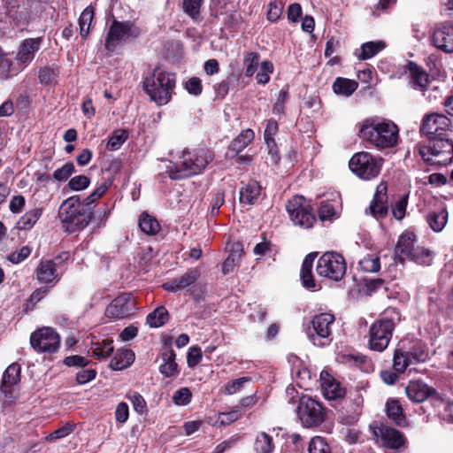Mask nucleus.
Here are the masks:
<instances>
[{"mask_svg": "<svg viewBox=\"0 0 453 453\" xmlns=\"http://www.w3.org/2000/svg\"><path fill=\"white\" fill-rule=\"evenodd\" d=\"M212 159V152L206 148L186 149L182 151L178 165L168 166L169 176L176 180L200 174Z\"/></svg>", "mask_w": 453, "mask_h": 453, "instance_id": "7ed1b4c3", "label": "nucleus"}, {"mask_svg": "<svg viewBox=\"0 0 453 453\" xmlns=\"http://www.w3.org/2000/svg\"><path fill=\"white\" fill-rule=\"evenodd\" d=\"M90 184V180L85 175H77L70 179L68 188L73 191H82Z\"/></svg>", "mask_w": 453, "mask_h": 453, "instance_id": "bf43d9fd", "label": "nucleus"}, {"mask_svg": "<svg viewBox=\"0 0 453 453\" xmlns=\"http://www.w3.org/2000/svg\"><path fill=\"white\" fill-rule=\"evenodd\" d=\"M32 7L33 2L31 4L27 2L22 4L9 3L6 7V15L10 22H12L17 28L24 30L28 27L32 19L30 13Z\"/></svg>", "mask_w": 453, "mask_h": 453, "instance_id": "6ab92c4d", "label": "nucleus"}, {"mask_svg": "<svg viewBox=\"0 0 453 453\" xmlns=\"http://www.w3.org/2000/svg\"><path fill=\"white\" fill-rule=\"evenodd\" d=\"M168 319L169 314L167 310L160 306L147 315L146 322L150 327L157 328L164 326Z\"/></svg>", "mask_w": 453, "mask_h": 453, "instance_id": "4c0bfd02", "label": "nucleus"}, {"mask_svg": "<svg viewBox=\"0 0 453 453\" xmlns=\"http://www.w3.org/2000/svg\"><path fill=\"white\" fill-rule=\"evenodd\" d=\"M273 438L265 432L259 433L253 444L254 453H272L273 450Z\"/></svg>", "mask_w": 453, "mask_h": 453, "instance_id": "58836bf2", "label": "nucleus"}, {"mask_svg": "<svg viewBox=\"0 0 453 453\" xmlns=\"http://www.w3.org/2000/svg\"><path fill=\"white\" fill-rule=\"evenodd\" d=\"M418 151L430 165H447L453 159V142L443 137L431 139L427 144L420 145Z\"/></svg>", "mask_w": 453, "mask_h": 453, "instance_id": "423d86ee", "label": "nucleus"}, {"mask_svg": "<svg viewBox=\"0 0 453 453\" xmlns=\"http://www.w3.org/2000/svg\"><path fill=\"white\" fill-rule=\"evenodd\" d=\"M75 173V166L72 162L65 163L62 167L53 173V178L58 181H65Z\"/></svg>", "mask_w": 453, "mask_h": 453, "instance_id": "5fc2aeb1", "label": "nucleus"}, {"mask_svg": "<svg viewBox=\"0 0 453 453\" xmlns=\"http://www.w3.org/2000/svg\"><path fill=\"white\" fill-rule=\"evenodd\" d=\"M273 65L271 61H263L257 73L256 80L258 84L265 85L270 81V75L273 73Z\"/></svg>", "mask_w": 453, "mask_h": 453, "instance_id": "603ef678", "label": "nucleus"}, {"mask_svg": "<svg viewBox=\"0 0 453 453\" xmlns=\"http://www.w3.org/2000/svg\"><path fill=\"white\" fill-rule=\"evenodd\" d=\"M138 224L140 229L149 235H154L160 230V225L158 221L147 212H142L140 215Z\"/></svg>", "mask_w": 453, "mask_h": 453, "instance_id": "e433bc0d", "label": "nucleus"}, {"mask_svg": "<svg viewBox=\"0 0 453 453\" xmlns=\"http://www.w3.org/2000/svg\"><path fill=\"white\" fill-rule=\"evenodd\" d=\"M255 134L252 129L242 131L230 144V149L236 153L243 150L253 140Z\"/></svg>", "mask_w": 453, "mask_h": 453, "instance_id": "ea45409f", "label": "nucleus"}, {"mask_svg": "<svg viewBox=\"0 0 453 453\" xmlns=\"http://www.w3.org/2000/svg\"><path fill=\"white\" fill-rule=\"evenodd\" d=\"M410 365H411V362L406 350L403 349H397L394 355V369L397 372H403Z\"/></svg>", "mask_w": 453, "mask_h": 453, "instance_id": "a18cd8bd", "label": "nucleus"}, {"mask_svg": "<svg viewBox=\"0 0 453 453\" xmlns=\"http://www.w3.org/2000/svg\"><path fill=\"white\" fill-rule=\"evenodd\" d=\"M135 305L136 299L132 293H122L108 305L105 314L111 319L125 318L135 310Z\"/></svg>", "mask_w": 453, "mask_h": 453, "instance_id": "dca6fc26", "label": "nucleus"}, {"mask_svg": "<svg viewBox=\"0 0 453 453\" xmlns=\"http://www.w3.org/2000/svg\"><path fill=\"white\" fill-rule=\"evenodd\" d=\"M288 100V92L286 90L280 91L277 100L273 106V113L276 116H281L284 113L285 104Z\"/></svg>", "mask_w": 453, "mask_h": 453, "instance_id": "774afa93", "label": "nucleus"}, {"mask_svg": "<svg viewBox=\"0 0 453 453\" xmlns=\"http://www.w3.org/2000/svg\"><path fill=\"white\" fill-rule=\"evenodd\" d=\"M450 119L443 114L432 113L423 119L420 131L429 139L442 138L450 129Z\"/></svg>", "mask_w": 453, "mask_h": 453, "instance_id": "4468645a", "label": "nucleus"}, {"mask_svg": "<svg viewBox=\"0 0 453 453\" xmlns=\"http://www.w3.org/2000/svg\"><path fill=\"white\" fill-rule=\"evenodd\" d=\"M176 354L172 349H165L162 353L163 364L159 366L160 372L165 377H172L178 373V365L175 362Z\"/></svg>", "mask_w": 453, "mask_h": 453, "instance_id": "7c9ffc66", "label": "nucleus"}, {"mask_svg": "<svg viewBox=\"0 0 453 453\" xmlns=\"http://www.w3.org/2000/svg\"><path fill=\"white\" fill-rule=\"evenodd\" d=\"M408 398L414 403H423L434 394V390L419 380L411 381L406 388Z\"/></svg>", "mask_w": 453, "mask_h": 453, "instance_id": "b1692460", "label": "nucleus"}, {"mask_svg": "<svg viewBox=\"0 0 453 453\" xmlns=\"http://www.w3.org/2000/svg\"><path fill=\"white\" fill-rule=\"evenodd\" d=\"M337 202L334 201H322L319 209V216L321 221H332L338 217Z\"/></svg>", "mask_w": 453, "mask_h": 453, "instance_id": "79ce46f5", "label": "nucleus"}, {"mask_svg": "<svg viewBox=\"0 0 453 453\" xmlns=\"http://www.w3.org/2000/svg\"><path fill=\"white\" fill-rule=\"evenodd\" d=\"M250 379L249 377H242L234 380L229 381L225 385V393L226 395H234L238 392H240L243 385L247 382H249Z\"/></svg>", "mask_w": 453, "mask_h": 453, "instance_id": "680f3d73", "label": "nucleus"}, {"mask_svg": "<svg viewBox=\"0 0 453 453\" xmlns=\"http://www.w3.org/2000/svg\"><path fill=\"white\" fill-rule=\"evenodd\" d=\"M31 254V249L28 246H23L8 256V260L12 264H19L23 262Z\"/></svg>", "mask_w": 453, "mask_h": 453, "instance_id": "0e129e2a", "label": "nucleus"}, {"mask_svg": "<svg viewBox=\"0 0 453 453\" xmlns=\"http://www.w3.org/2000/svg\"><path fill=\"white\" fill-rule=\"evenodd\" d=\"M42 37L27 38L23 40L16 52V65L20 70L26 68L35 58L42 45Z\"/></svg>", "mask_w": 453, "mask_h": 453, "instance_id": "f3484780", "label": "nucleus"}, {"mask_svg": "<svg viewBox=\"0 0 453 453\" xmlns=\"http://www.w3.org/2000/svg\"><path fill=\"white\" fill-rule=\"evenodd\" d=\"M317 274L324 279L339 281L346 273L343 257L336 252H326L318 260Z\"/></svg>", "mask_w": 453, "mask_h": 453, "instance_id": "9d476101", "label": "nucleus"}, {"mask_svg": "<svg viewBox=\"0 0 453 453\" xmlns=\"http://www.w3.org/2000/svg\"><path fill=\"white\" fill-rule=\"evenodd\" d=\"M127 397L131 402L133 408L136 412L140 414L146 412L147 404L142 395L138 392H132L129 393Z\"/></svg>", "mask_w": 453, "mask_h": 453, "instance_id": "13d9d810", "label": "nucleus"}, {"mask_svg": "<svg viewBox=\"0 0 453 453\" xmlns=\"http://www.w3.org/2000/svg\"><path fill=\"white\" fill-rule=\"evenodd\" d=\"M19 69L20 67L16 68L13 65L12 62L8 57V54L0 48V73L5 78H9L16 74Z\"/></svg>", "mask_w": 453, "mask_h": 453, "instance_id": "49530a36", "label": "nucleus"}, {"mask_svg": "<svg viewBox=\"0 0 453 453\" xmlns=\"http://www.w3.org/2000/svg\"><path fill=\"white\" fill-rule=\"evenodd\" d=\"M334 321V316L331 313H321L315 316L311 321L312 332L309 337L314 345L325 346L331 341V326Z\"/></svg>", "mask_w": 453, "mask_h": 453, "instance_id": "ddd939ff", "label": "nucleus"}, {"mask_svg": "<svg viewBox=\"0 0 453 453\" xmlns=\"http://www.w3.org/2000/svg\"><path fill=\"white\" fill-rule=\"evenodd\" d=\"M261 187L256 180H250L240 189V203L244 205H251L258 198Z\"/></svg>", "mask_w": 453, "mask_h": 453, "instance_id": "c85d7f7f", "label": "nucleus"}, {"mask_svg": "<svg viewBox=\"0 0 453 453\" xmlns=\"http://www.w3.org/2000/svg\"><path fill=\"white\" fill-rule=\"evenodd\" d=\"M74 429V425L67 423L47 436L48 441H55L70 434Z\"/></svg>", "mask_w": 453, "mask_h": 453, "instance_id": "338daca9", "label": "nucleus"}, {"mask_svg": "<svg viewBox=\"0 0 453 453\" xmlns=\"http://www.w3.org/2000/svg\"><path fill=\"white\" fill-rule=\"evenodd\" d=\"M309 453H331V451L325 439L316 436L310 441Z\"/></svg>", "mask_w": 453, "mask_h": 453, "instance_id": "4d7b16f0", "label": "nucleus"}, {"mask_svg": "<svg viewBox=\"0 0 453 453\" xmlns=\"http://www.w3.org/2000/svg\"><path fill=\"white\" fill-rule=\"evenodd\" d=\"M202 4L203 0H183L182 9L192 19L197 20L200 16Z\"/></svg>", "mask_w": 453, "mask_h": 453, "instance_id": "09e8293b", "label": "nucleus"}, {"mask_svg": "<svg viewBox=\"0 0 453 453\" xmlns=\"http://www.w3.org/2000/svg\"><path fill=\"white\" fill-rule=\"evenodd\" d=\"M112 341L104 340L102 342L92 343L89 351L97 359H105L113 351Z\"/></svg>", "mask_w": 453, "mask_h": 453, "instance_id": "a19ab883", "label": "nucleus"}, {"mask_svg": "<svg viewBox=\"0 0 453 453\" xmlns=\"http://www.w3.org/2000/svg\"><path fill=\"white\" fill-rule=\"evenodd\" d=\"M58 70L50 67H44L39 71V80L42 84L52 83L58 76Z\"/></svg>", "mask_w": 453, "mask_h": 453, "instance_id": "69168bd1", "label": "nucleus"}, {"mask_svg": "<svg viewBox=\"0 0 453 453\" xmlns=\"http://www.w3.org/2000/svg\"><path fill=\"white\" fill-rule=\"evenodd\" d=\"M70 253L63 251L51 259H42L35 273L39 281L58 282L67 268Z\"/></svg>", "mask_w": 453, "mask_h": 453, "instance_id": "0eeeda50", "label": "nucleus"}, {"mask_svg": "<svg viewBox=\"0 0 453 453\" xmlns=\"http://www.w3.org/2000/svg\"><path fill=\"white\" fill-rule=\"evenodd\" d=\"M408 70L411 77L410 82L412 88L423 91V95L426 96L429 101H432L431 92L426 88L429 83L428 74L412 62L408 64Z\"/></svg>", "mask_w": 453, "mask_h": 453, "instance_id": "5701e85b", "label": "nucleus"}, {"mask_svg": "<svg viewBox=\"0 0 453 453\" xmlns=\"http://www.w3.org/2000/svg\"><path fill=\"white\" fill-rule=\"evenodd\" d=\"M387 200V184L380 182L366 213L369 212L376 219L384 218L388 212Z\"/></svg>", "mask_w": 453, "mask_h": 453, "instance_id": "412c9836", "label": "nucleus"}, {"mask_svg": "<svg viewBox=\"0 0 453 453\" xmlns=\"http://www.w3.org/2000/svg\"><path fill=\"white\" fill-rule=\"evenodd\" d=\"M243 256L242 244L235 242L232 245L230 253L222 265V273L228 274L234 272V269L240 265Z\"/></svg>", "mask_w": 453, "mask_h": 453, "instance_id": "a878e982", "label": "nucleus"}, {"mask_svg": "<svg viewBox=\"0 0 453 453\" xmlns=\"http://www.w3.org/2000/svg\"><path fill=\"white\" fill-rule=\"evenodd\" d=\"M128 138V132L126 129L115 130L106 144V149L114 151L119 150Z\"/></svg>", "mask_w": 453, "mask_h": 453, "instance_id": "c03bdc74", "label": "nucleus"}, {"mask_svg": "<svg viewBox=\"0 0 453 453\" xmlns=\"http://www.w3.org/2000/svg\"><path fill=\"white\" fill-rule=\"evenodd\" d=\"M359 137L379 150L395 147L399 141V129L391 120L371 118L359 126Z\"/></svg>", "mask_w": 453, "mask_h": 453, "instance_id": "f257e3e1", "label": "nucleus"}, {"mask_svg": "<svg viewBox=\"0 0 453 453\" xmlns=\"http://www.w3.org/2000/svg\"><path fill=\"white\" fill-rule=\"evenodd\" d=\"M297 416L306 427L319 426L325 418V411L321 404L309 395L299 399Z\"/></svg>", "mask_w": 453, "mask_h": 453, "instance_id": "9b49d317", "label": "nucleus"}, {"mask_svg": "<svg viewBox=\"0 0 453 453\" xmlns=\"http://www.w3.org/2000/svg\"><path fill=\"white\" fill-rule=\"evenodd\" d=\"M375 288L376 285H353L349 290V296L353 299L362 298L370 296L375 291Z\"/></svg>", "mask_w": 453, "mask_h": 453, "instance_id": "864d4df0", "label": "nucleus"}, {"mask_svg": "<svg viewBox=\"0 0 453 453\" xmlns=\"http://www.w3.org/2000/svg\"><path fill=\"white\" fill-rule=\"evenodd\" d=\"M406 352L410 356L411 365L425 362L428 357V353L420 343H415Z\"/></svg>", "mask_w": 453, "mask_h": 453, "instance_id": "8fccbe9b", "label": "nucleus"}, {"mask_svg": "<svg viewBox=\"0 0 453 453\" xmlns=\"http://www.w3.org/2000/svg\"><path fill=\"white\" fill-rule=\"evenodd\" d=\"M386 411L388 417L398 426L405 424V417L403 409L397 400L389 399L386 403Z\"/></svg>", "mask_w": 453, "mask_h": 453, "instance_id": "c9c22d12", "label": "nucleus"}, {"mask_svg": "<svg viewBox=\"0 0 453 453\" xmlns=\"http://www.w3.org/2000/svg\"><path fill=\"white\" fill-rule=\"evenodd\" d=\"M43 213L42 207H35L28 210L24 215H22L18 223L17 226L19 230L31 229L40 219Z\"/></svg>", "mask_w": 453, "mask_h": 453, "instance_id": "2f4dec72", "label": "nucleus"}, {"mask_svg": "<svg viewBox=\"0 0 453 453\" xmlns=\"http://www.w3.org/2000/svg\"><path fill=\"white\" fill-rule=\"evenodd\" d=\"M143 88L151 101L157 105H165L173 94L175 77L173 73L156 69L144 79Z\"/></svg>", "mask_w": 453, "mask_h": 453, "instance_id": "39448f33", "label": "nucleus"}, {"mask_svg": "<svg viewBox=\"0 0 453 453\" xmlns=\"http://www.w3.org/2000/svg\"><path fill=\"white\" fill-rule=\"evenodd\" d=\"M416 242V235L413 232H404L398 240L395 247V256L400 261L411 257L413 250L416 249L414 244Z\"/></svg>", "mask_w": 453, "mask_h": 453, "instance_id": "393cba45", "label": "nucleus"}, {"mask_svg": "<svg viewBox=\"0 0 453 453\" xmlns=\"http://www.w3.org/2000/svg\"><path fill=\"white\" fill-rule=\"evenodd\" d=\"M134 353L131 349H119L111 358L110 366L112 370H123L133 364Z\"/></svg>", "mask_w": 453, "mask_h": 453, "instance_id": "c756f323", "label": "nucleus"}, {"mask_svg": "<svg viewBox=\"0 0 453 453\" xmlns=\"http://www.w3.org/2000/svg\"><path fill=\"white\" fill-rule=\"evenodd\" d=\"M361 270L367 273H376L380 268V258L377 256L367 255L359 261Z\"/></svg>", "mask_w": 453, "mask_h": 453, "instance_id": "3c124183", "label": "nucleus"}, {"mask_svg": "<svg viewBox=\"0 0 453 453\" xmlns=\"http://www.w3.org/2000/svg\"><path fill=\"white\" fill-rule=\"evenodd\" d=\"M400 320L401 316L397 310L388 309L383 317L370 327L369 348L374 351H383L388 346L395 324Z\"/></svg>", "mask_w": 453, "mask_h": 453, "instance_id": "20e7f679", "label": "nucleus"}, {"mask_svg": "<svg viewBox=\"0 0 453 453\" xmlns=\"http://www.w3.org/2000/svg\"><path fill=\"white\" fill-rule=\"evenodd\" d=\"M94 9L91 6L86 7L79 19L81 35L86 38L89 33L90 26L94 19Z\"/></svg>", "mask_w": 453, "mask_h": 453, "instance_id": "37998d69", "label": "nucleus"}, {"mask_svg": "<svg viewBox=\"0 0 453 453\" xmlns=\"http://www.w3.org/2000/svg\"><path fill=\"white\" fill-rule=\"evenodd\" d=\"M20 368L17 364L10 365L4 372L1 389L6 393L8 388L19 380Z\"/></svg>", "mask_w": 453, "mask_h": 453, "instance_id": "473e14b6", "label": "nucleus"}, {"mask_svg": "<svg viewBox=\"0 0 453 453\" xmlns=\"http://www.w3.org/2000/svg\"><path fill=\"white\" fill-rule=\"evenodd\" d=\"M320 387L324 396L328 400L343 397L345 390L340 383L326 371L320 373Z\"/></svg>", "mask_w": 453, "mask_h": 453, "instance_id": "4be33fe9", "label": "nucleus"}, {"mask_svg": "<svg viewBox=\"0 0 453 453\" xmlns=\"http://www.w3.org/2000/svg\"><path fill=\"white\" fill-rule=\"evenodd\" d=\"M284 8V4L282 2H271L268 4V10H267V19L268 20L274 22L278 20Z\"/></svg>", "mask_w": 453, "mask_h": 453, "instance_id": "e2e57ef3", "label": "nucleus"}, {"mask_svg": "<svg viewBox=\"0 0 453 453\" xmlns=\"http://www.w3.org/2000/svg\"><path fill=\"white\" fill-rule=\"evenodd\" d=\"M386 48L384 41H372L365 42L356 50L355 56L359 60H366L373 58Z\"/></svg>", "mask_w": 453, "mask_h": 453, "instance_id": "cd10ccee", "label": "nucleus"}, {"mask_svg": "<svg viewBox=\"0 0 453 453\" xmlns=\"http://www.w3.org/2000/svg\"><path fill=\"white\" fill-rule=\"evenodd\" d=\"M286 210L295 226L310 228L316 222V217L311 204L303 196H295L288 200L286 204Z\"/></svg>", "mask_w": 453, "mask_h": 453, "instance_id": "1a4fd4ad", "label": "nucleus"}, {"mask_svg": "<svg viewBox=\"0 0 453 453\" xmlns=\"http://www.w3.org/2000/svg\"><path fill=\"white\" fill-rule=\"evenodd\" d=\"M259 60V55L256 52H248L244 57V65H246V76H252L256 70Z\"/></svg>", "mask_w": 453, "mask_h": 453, "instance_id": "052dcab7", "label": "nucleus"}, {"mask_svg": "<svg viewBox=\"0 0 453 453\" xmlns=\"http://www.w3.org/2000/svg\"><path fill=\"white\" fill-rule=\"evenodd\" d=\"M192 399V393L188 388H181L173 395V402L178 406L188 404Z\"/></svg>", "mask_w": 453, "mask_h": 453, "instance_id": "6e6d98bb", "label": "nucleus"}, {"mask_svg": "<svg viewBox=\"0 0 453 453\" xmlns=\"http://www.w3.org/2000/svg\"><path fill=\"white\" fill-rule=\"evenodd\" d=\"M30 344L37 352L52 354L59 348L60 336L53 328L42 327L31 334Z\"/></svg>", "mask_w": 453, "mask_h": 453, "instance_id": "f8f14e48", "label": "nucleus"}, {"mask_svg": "<svg viewBox=\"0 0 453 453\" xmlns=\"http://www.w3.org/2000/svg\"><path fill=\"white\" fill-rule=\"evenodd\" d=\"M357 86L355 81L339 77L333 84V90L337 95L349 96L357 88Z\"/></svg>", "mask_w": 453, "mask_h": 453, "instance_id": "72a5a7b5", "label": "nucleus"}, {"mask_svg": "<svg viewBox=\"0 0 453 453\" xmlns=\"http://www.w3.org/2000/svg\"><path fill=\"white\" fill-rule=\"evenodd\" d=\"M431 42L436 49L443 52H453V24L450 22L438 24L431 35Z\"/></svg>", "mask_w": 453, "mask_h": 453, "instance_id": "a211bd4d", "label": "nucleus"}, {"mask_svg": "<svg viewBox=\"0 0 453 453\" xmlns=\"http://www.w3.org/2000/svg\"><path fill=\"white\" fill-rule=\"evenodd\" d=\"M317 255V252H311L305 256L300 270L302 283H314L315 279L312 273V266Z\"/></svg>", "mask_w": 453, "mask_h": 453, "instance_id": "f704fd0d", "label": "nucleus"}, {"mask_svg": "<svg viewBox=\"0 0 453 453\" xmlns=\"http://www.w3.org/2000/svg\"><path fill=\"white\" fill-rule=\"evenodd\" d=\"M382 166V159L366 151L354 154L349 162L350 171L358 178L369 180L377 177Z\"/></svg>", "mask_w": 453, "mask_h": 453, "instance_id": "6e6552de", "label": "nucleus"}, {"mask_svg": "<svg viewBox=\"0 0 453 453\" xmlns=\"http://www.w3.org/2000/svg\"><path fill=\"white\" fill-rule=\"evenodd\" d=\"M448 218L449 212L445 207L433 210L426 216L427 224L431 229L436 233H440L444 229L448 222Z\"/></svg>", "mask_w": 453, "mask_h": 453, "instance_id": "bb28decb", "label": "nucleus"}, {"mask_svg": "<svg viewBox=\"0 0 453 453\" xmlns=\"http://www.w3.org/2000/svg\"><path fill=\"white\" fill-rule=\"evenodd\" d=\"M138 33L137 27L129 21H114L109 29L105 47L108 50H112L118 43L127 40L129 37L137 36Z\"/></svg>", "mask_w": 453, "mask_h": 453, "instance_id": "2eb2a0df", "label": "nucleus"}, {"mask_svg": "<svg viewBox=\"0 0 453 453\" xmlns=\"http://www.w3.org/2000/svg\"><path fill=\"white\" fill-rule=\"evenodd\" d=\"M58 218L66 232L81 231L92 220V207L81 202L79 196H72L60 204Z\"/></svg>", "mask_w": 453, "mask_h": 453, "instance_id": "f03ea898", "label": "nucleus"}, {"mask_svg": "<svg viewBox=\"0 0 453 453\" xmlns=\"http://www.w3.org/2000/svg\"><path fill=\"white\" fill-rule=\"evenodd\" d=\"M408 259L422 265H428L433 260L432 252L422 247H417Z\"/></svg>", "mask_w": 453, "mask_h": 453, "instance_id": "de8ad7c7", "label": "nucleus"}, {"mask_svg": "<svg viewBox=\"0 0 453 453\" xmlns=\"http://www.w3.org/2000/svg\"><path fill=\"white\" fill-rule=\"evenodd\" d=\"M378 435L380 436L383 446L401 452L406 448V438L398 430L381 426L379 427Z\"/></svg>", "mask_w": 453, "mask_h": 453, "instance_id": "aec40b11", "label": "nucleus"}]
</instances>
